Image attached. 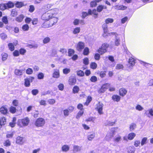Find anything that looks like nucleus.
<instances>
[{"instance_id":"1","label":"nucleus","mask_w":153,"mask_h":153,"mask_svg":"<svg viewBox=\"0 0 153 153\" xmlns=\"http://www.w3.org/2000/svg\"><path fill=\"white\" fill-rule=\"evenodd\" d=\"M56 13L55 9L49 10L42 15L41 16V19L43 21H48L52 20L53 21V19L56 18V21H58V18L54 16Z\"/></svg>"},{"instance_id":"2","label":"nucleus","mask_w":153,"mask_h":153,"mask_svg":"<svg viewBox=\"0 0 153 153\" xmlns=\"http://www.w3.org/2000/svg\"><path fill=\"white\" fill-rule=\"evenodd\" d=\"M30 119L28 117L19 119L17 122V124L20 128H22L27 126L30 122Z\"/></svg>"},{"instance_id":"3","label":"nucleus","mask_w":153,"mask_h":153,"mask_svg":"<svg viewBox=\"0 0 153 153\" xmlns=\"http://www.w3.org/2000/svg\"><path fill=\"white\" fill-rule=\"evenodd\" d=\"M44 22L41 25V27L43 28H48L51 27L53 25H55L57 22L56 21V18L53 19V21H44Z\"/></svg>"},{"instance_id":"4","label":"nucleus","mask_w":153,"mask_h":153,"mask_svg":"<svg viewBox=\"0 0 153 153\" xmlns=\"http://www.w3.org/2000/svg\"><path fill=\"white\" fill-rule=\"evenodd\" d=\"M45 123V120L43 118L39 117L37 118L34 122L35 125L37 127H42Z\"/></svg>"},{"instance_id":"5","label":"nucleus","mask_w":153,"mask_h":153,"mask_svg":"<svg viewBox=\"0 0 153 153\" xmlns=\"http://www.w3.org/2000/svg\"><path fill=\"white\" fill-rule=\"evenodd\" d=\"M33 76H29V77L26 78L24 79V85L26 87H29L30 85V82H32L34 79Z\"/></svg>"},{"instance_id":"6","label":"nucleus","mask_w":153,"mask_h":153,"mask_svg":"<svg viewBox=\"0 0 153 153\" xmlns=\"http://www.w3.org/2000/svg\"><path fill=\"white\" fill-rule=\"evenodd\" d=\"M85 47V43L82 41H80L77 44L76 48V50L80 52Z\"/></svg>"},{"instance_id":"7","label":"nucleus","mask_w":153,"mask_h":153,"mask_svg":"<svg viewBox=\"0 0 153 153\" xmlns=\"http://www.w3.org/2000/svg\"><path fill=\"white\" fill-rule=\"evenodd\" d=\"M74 108L73 106H69L67 109H64L63 111V114L65 117H67L69 115V113L73 112L74 110Z\"/></svg>"},{"instance_id":"8","label":"nucleus","mask_w":153,"mask_h":153,"mask_svg":"<svg viewBox=\"0 0 153 153\" xmlns=\"http://www.w3.org/2000/svg\"><path fill=\"white\" fill-rule=\"evenodd\" d=\"M108 45L107 44H103L101 47L99 48L98 51V53L100 54H102L107 51V48L108 47Z\"/></svg>"},{"instance_id":"9","label":"nucleus","mask_w":153,"mask_h":153,"mask_svg":"<svg viewBox=\"0 0 153 153\" xmlns=\"http://www.w3.org/2000/svg\"><path fill=\"white\" fill-rule=\"evenodd\" d=\"M92 14L96 15V10L95 9L93 10L92 11L90 9H89L88 13L86 12H82V18L84 19L88 15H91Z\"/></svg>"},{"instance_id":"10","label":"nucleus","mask_w":153,"mask_h":153,"mask_svg":"<svg viewBox=\"0 0 153 153\" xmlns=\"http://www.w3.org/2000/svg\"><path fill=\"white\" fill-rule=\"evenodd\" d=\"M103 106V104L100 102H99L97 105L96 109L97 111L100 114H102L103 113L102 111Z\"/></svg>"},{"instance_id":"11","label":"nucleus","mask_w":153,"mask_h":153,"mask_svg":"<svg viewBox=\"0 0 153 153\" xmlns=\"http://www.w3.org/2000/svg\"><path fill=\"white\" fill-rule=\"evenodd\" d=\"M112 34L113 35L115 36V44L117 46H118L120 44V39L118 37V35L116 33H111L109 34Z\"/></svg>"},{"instance_id":"12","label":"nucleus","mask_w":153,"mask_h":153,"mask_svg":"<svg viewBox=\"0 0 153 153\" xmlns=\"http://www.w3.org/2000/svg\"><path fill=\"white\" fill-rule=\"evenodd\" d=\"M0 112L2 114L6 115L8 113V110L6 106V105L2 106L0 108Z\"/></svg>"},{"instance_id":"13","label":"nucleus","mask_w":153,"mask_h":153,"mask_svg":"<svg viewBox=\"0 0 153 153\" xmlns=\"http://www.w3.org/2000/svg\"><path fill=\"white\" fill-rule=\"evenodd\" d=\"M110 84L108 83H106L104 84L98 91V92L100 93L104 92L110 86Z\"/></svg>"},{"instance_id":"14","label":"nucleus","mask_w":153,"mask_h":153,"mask_svg":"<svg viewBox=\"0 0 153 153\" xmlns=\"http://www.w3.org/2000/svg\"><path fill=\"white\" fill-rule=\"evenodd\" d=\"M110 84L108 83H106L104 84L98 91V92L100 93L104 92L110 86Z\"/></svg>"},{"instance_id":"15","label":"nucleus","mask_w":153,"mask_h":153,"mask_svg":"<svg viewBox=\"0 0 153 153\" xmlns=\"http://www.w3.org/2000/svg\"><path fill=\"white\" fill-rule=\"evenodd\" d=\"M24 138L20 136H18L16 139V143L19 145H22L24 143Z\"/></svg>"},{"instance_id":"16","label":"nucleus","mask_w":153,"mask_h":153,"mask_svg":"<svg viewBox=\"0 0 153 153\" xmlns=\"http://www.w3.org/2000/svg\"><path fill=\"white\" fill-rule=\"evenodd\" d=\"M76 80L75 77H70L68 81V84L71 85H74L76 83Z\"/></svg>"},{"instance_id":"17","label":"nucleus","mask_w":153,"mask_h":153,"mask_svg":"<svg viewBox=\"0 0 153 153\" xmlns=\"http://www.w3.org/2000/svg\"><path fill=\"white\" fill-rule=\"evenodd\" d=\"M60 76V72L59 69H56L54 70L52 77L54 78H58Z\"/></svg>"},{"instance_id":"18","label":"nucleus","mask_w":153,"mask_h":153,"mask_svg":"<svg viewBox=\"0 0 153 153\" xmlns=\"http://www.w3.org/2000/svg\"><path fill=\"white\" fill-rule=\"evenodd\" d=\"M6 120L5 117H0V128H1L3 126L5 125L6 123Z\"/></svg>"},{"instance_id":"19","label":"nucleus","mask_w":153,"mask_h":153,"mask_svg":"<svg viewBox=\"0 0 153 153\" xmlns=\"http://www.w3.org/2000/svg\"><path fill=\"white\" fill-rule=\"evenodd\" d=\"M120 94L122 96H124L127 93V91L124 88H121L119 90Z\"/></svg>"},{"instance_id":"20","label":"nucleus","mask_w":153,"mask_h":153,"mask_svg":"<svg viewBox=\"0 0 153 153\" xmlns=\"http://www.w3.org/2000/svg\"><path fill=\"white\" fill-rule=\"evenodd\" d=\"M128 62L129 64L130 65L129 66V67L130 68H131V66L134 65L135 63V59L131 57L129 59Z\"/></svg>"},{"instance_id":"21","label":"nucleus","mask_w":153,"mask_h":153,"mask_svg":"<svg viewBox=\"0 0 153 153\" xmlns=\"http://www.w3.org/2000/svg\"><path fill=\"white\" fill-rule=\"evenodd\" d=\"M112 99L114 101L118 102L120 99V97L117 95H114L112 97Z\"/></svg>"},{"instance_id":"22","label":"nucleus","mask_w":153,"mask_h":153,"mask_svg":"<svg viewBox=\"0 0 153 153\" xmlns=\"http://www.w3.org/2000/svg\"><path fill=\"white\" fill-rule=\"evenodd\" d=\"M114 8L116 10H124L127 8V7L122 5H117L114 7Z\"/></svg>"},{"instance_id":"23","label":"nucleus","mask_w":153,"mask_h":153,"mask_svg":"<svg viewBox=\"0 0 153 153\" xmlns=\"http://www.w3.org/2000/svg\"><path fill=\"white\" fill-rule=\"evenodd\" d=\"M79 91V88L77 85H75L72 89V92L74 94L78 93Z\"/></svg>"},{"instance_id":"24","label":"nucleus","mask_w":153,"mask_h":153,"mask_svg":"<svg viewBox=\"0 0 153 153\" xmlns=\"http://www.w3.org/2000/svg\"><path fill=\"white\" fill-rule=\"evenodd\" d=\"M92 100V98L90 96H88L86 102L84 103V105L88 106Z\"/></svg>"},{"instance_id":"25","label":"nucleus","mask_w":153,"mask_h":153,"mask_svg":"<svg viewBox=\"0 0 153 153\" xmlns=\"http://www.w3.org/2000/svg\"><path fill=\"white\" fill-rule=\"evenodd\" d=\"M89 49L87 47L84 48L82 52V54L84 56H87L89 53Z\"/></svg>"},{"instance_id":"26","label":"nucleus","mask_w":153,"mask_h":153,"mask_svg":"<svg viewBox=\"0 0 153 153\" xmlns=\"http://www.w3.org/2000/svg\"><path fill=\"white\" fill-rule=\"evenodd\" d=\"M24 18V16L22 14H21L16 18V20L18 22H21L23 20Z\"/></svg>"},{"instance_id":"27","label":"nucleus","mask_w":153,"mask_h":153,"mask_svg":"<svg viewBox=\"0 0 153 153\" xmlns=\"http://www.w3.org/2000/svg\"><path fill=\"white\" fill-rule=\"evenodd\" d=\"M17 109L16 107L11 106L9 108V111L10 113L14 114L16 112Z\"/></svg>"},{"instance_id":"28","label":"nucleus","mask_w":153,"mask_h":153,"mask_svg":"<svg viewBox=\"0 0 153 153\" xmlns=\"http://www.w3.org/2000/svg\"><path fill=\"white\" fill-rule=\"evenodd\" d=\"M69 149V147L68 146L66 145H63L62 147V150L63 152H67Z\"/></svg>"},{"instance_id":"29","label":"nucleus","mask_w":153,"mask_h":153,"mask_svg":"<svg viewBox=\"0 0 153 153\" xmlns=\"http://www.w3.org/2000/svg\"><path fill=\"white\" fill-rule=\"evenodd\" d=\"M135 136V133H130L128 135V138L129 140H131L134 139Z\"/></svg>"},{"instance_id":"30","label":"nucleus","mask_w":153,"mask_h":153,"mask_svg":"<svg viewBox=\"0 0 153 153\" xmlns=\"http://www.w3.org/2000/svg\"><path fill=\"white\" fill-rule=\"evenodd\" d=\"M84 113V110H79L76 116V118L77 119L79 118L83 115Z\"/></svg>"},{"instance_id":"31","label":"nucleus","mask_w":153,"mask_h":153,"mask_svg":"<svg viewBox=\"0 0 153 153\" xmlns=\"http://www.w3.org/2000/svg\"><path fill=\"white\" fill-rule=\"evenodd\" d=\"M9 49L11 51H13L15 49V46L13 43H10L8 44Z\"/></svg>"},{"instance_id":"32","label":"nucleus","mask_w":153,"mask_h":153,"mask_svg":"<svg viewBox=\"0 0 153 153\" xmlns=\"http://www.w3.org/2000/svg\"><path fill=\"white\" fill-rule=\"evenodd\" d=\"M1 56H2V60L3 61H5L7 60L8 57L7 54L5 53H2Z\"/></svg>"},{"instance_id":"33","label":"nucleus","mask_w":153,"mask_h":153,"mask_svg":"<svg viewBox=\"0 0 153 153\" xmlns=\"http://www.w3.org/2000/svg\"><path fill=\"white\" fill-rule=\"evenodd\" d=\"M3 145L5 147L9 146L11 145L9 139L7 140L3 143Z\"/></svg>"},{"instance_id":"34","label":"nucleus","mask_w":153,"mask_h":153,"mask_svg":"<svg viewBox=\"0 0 153 153\" xmlns=\"http://www.w3.org/2000/svg\"><path fill=\"white\" fill-rule=\"evenodd\" d=\"M122 140L121 137L120 135L116 136L114 139L113 140L114 142L118 143Z\"/></svg>"},{"instance_id":"35","label":"nucleus","mask_w":153,"mask_h":153,"mask_svg":"<svg viewBox=\"0 0 153 153\" xmlns=\"http://www.w3.org/2000/svg\"><path fill=\"white\" fill-rule=\"evenodd\" d=\"M50 41V38L49 37H46L44 38L43 40V43L44 44H46L49 43Z\"/></svg>"},{"instance_id":"36","label":"nucleus","mask_w":153,"mask_h":153,"mask_svg":"<svg viewBox=\"0 0 153 153\" xmlns=\"http://www.w3.org/2000/svg\"><path fill=\"white\" fill-rule=\"evenodd\" d=\"M75 53L74 50L72 49H69L68 50V56H71L74 55Z\"/></svg>"},{"instance_id":"37","label":"nucleus","mask_w":153,"mask_h":153,"mask_svg":"<svg viewBox=\"0 0 153 153\" xmlns=\"http://www.w3.org/2000/svg\"><path fill=\"white\" fill-rule=\"evenodd\" d=\"M113 134L111 133H108L105 137V139L106 140H109L113 137Z\"/></svg>"},{"instance_id":"38","label":"nucleus","mask_w":153,"mask_h":153,"mask_svg":"<svg viewBox=\"0 0 153 153\" xmlns=\"http://www.w3.org/2000/svg\"><path fill=\"white\" fill-rule=\"evenodd\" d=\"M6 4L1 3L0 4V9L2 11L4 10L7 9Z\"/></svg>"},{"instance_id":"39","label":"nucleus","mask_w":153,"mask_h":153,"mask_svg":"<svg viewBox=\"0 0 153 153\" xmlns=\"http://www.w3.org/2000/svg\"><path fill=\"white\" fill-rule=\"evenodd\" d=\"M6 4L7 5V9L12 8L14 6V4L10 1Z\"/></svg>"},{"instance_id":"40","label":"nucleus","mask_w":153,"mask_h":153,"mask_svg":"<svg viewBox=\"0 0 153 153\" xmlns=\"http://www.w3.org/2000/svg\"><path fill=\"white\" fill-rule=\"evenodd\" d=\"M77 74L79 76L82 77L84 76L85 73L83 71L78 70L77 71Z\"/></svg>"},{"instance_id":"41","label":"nucleus","mask_w":153,"mask_h":153,"mask_svg":"<svg viewBox=\"0 0 153 153\" xmlns=\"http://www.w3.org/2000/svg\"><path fill=\"white\" fill-rule=\"evenodd\" d=\"M22 28L23 31H27L29 30V27L28 25L25 24L22 26Z\"/></svg>"},{"instance_id":"42","label":"nucleus","mask_w":153,"mask_h":153,"mask_svg":"<svg viewBox=\"0 0 153 153\" xmlns=\"http://www.w3.org/2000/svg\"><path fill=\"white\" fill-rule=\"evenodd\" d=\"M16 7L20 8L24 6V3L22 2H18L15 4Z\"/></svg>"},{"instance_id":"43","label":"nucleus","mask_w":153,"mask_h":153,"mask_svg":"<svg viewBox=\"0 0 153 153\" xmlns=\"http://www.w3.org/2000/svg\"><path fill=\"white\" fill-rule=\"evenodd\" d=\"M15 74L17 76H20L22 75V71L19 69H15L14 71Z\"/></svg>"},{"instance_id":"44","label":"nucleus","mask_w":153,"mask_h":153,"mask_svg":"<svg viewBox=\"0 0 153 153\" xmlns=\"http://www.w3.org/2000/svg\"><path fill=\"white\" fill-rule=\"evenodd\" d=\"M80 30V27H77L74 28L73 31V33L74 34H76L79 33Z\"/></svg>"},{"instance_id":"45","label":"nucleus","mask_w":153,"mask_h":153,"mask_svg":"<svg viewBox=\"0 0 153 153\" xmlns=\"http://www.w3.org/2000/svg\"><path fill=\"white\" fill-rule=\"evenodd\" d=\"M104 33H107L108 31V26L106 24H104L102 26Z\"/></svg>"},{"instance_id":"46","label":"nucleus","mask_w":153,"mask_h":153,"mask_svg":"<svg viewBox=\"0 0 153 153\" xmlns=\"http://www.w3.org/2000/svg\"><path fill=\"white\" fill-rule=\"evenodd\" d=\"M2 20L3 23L5 24H7L8 23V21L7 16H3L2 19Z\"/></svg>"},{"instance_id":"47","label":"nucleus","mask_w":153,"mask_h":153,"mask_svg":"<svg viewBox=\"0 0 153 153\" xmlns=\"http://www.w3.org/2000/svg\"><path fill=\"white\" fill-rule=\"evenodd\" d=\"M28 47L30 48H36L38 47V45L37 44H35L33 45L32 44H28L27 45Z\"/></svg>"},{"instance_id":"48","label":"nucleus","mask_w":153,"mask_h":153,"mask_svg":"<svg viewBox=\"0 0 153 153\" xmlns=\"http://www.w3.org/2000/svg\"><path fill=\"white\" fill-rule=\"evenodd\" d=\"M44 77V75L43 73H39L37 75V78L38 79H43Z\"/></svg>"},{"instance_id":"49","label":"nucleus","mask_w":153,"mask_h":153,"mask_svg":"<svg viewBox=\"0 0 153 153\" xmlns=\"http://www.w3.org/2000/svg\"><path fill=\"white\" fill-rule=\"evenodd\" d=\"M147 140V138L146 137H144L142 139L141 143V144L142 146H143L146 143Z\"/></svg>"},{"instance_id":"50","label":"nucleus","mask_w":153,"mask_h":153,"mask_svg":"<svg viewBox=\"0 0 153 153\" xmlns=\"http://www.w3.org/2000/svg\"><path fill=\"white\" fill-rule=\"evenodd\" d=\"M115 123V122H111L108 121L106 122L105 125L106 126H113Z\"/></svg>"},{"instance_id":"51","label":"nucleus","mask_w":153,"mask_h":153,"mask_svg":"<svg viewBox=\"0 0 153 153\" xmlns=\"http://www.w3.org/2000/svg\"><path fill=\"white\" fill-rule=\"evenodd\" d=\"M19 51L20 54L22 55H24L26 52V50L23 48H21Z\"/></svg>"},{"instance_id":"52","label":"nucleus","mask_w":153,"mask_h":153,"mask_svg":"<svg viewBox=\"0 0 153 153\" xmlns=\"http://www.w3.org/2000/svg\"><path fill=\"white\" fill-rule=\"evenodd\" d=\"M135 149L134 147H129L128 148V153H134Z\"/></svg>"},{"instance_id":"53","label":"nucleus","mask_w":153,"mask_h":153,"mask_svg":"<svg viewBox=\"0 0 153 153\" xmlns=\"http://www.w3.org/2000/svg\"><path fill=\"white\" fill-rule=\"evenodd\" d=\"M38 22V19L37 18H34L32 20V24L33 25H37Z\"/></svg>"},{"instance_id":"54","label":"nucleus","mask_w":153,"mask_h":153,"mask_svg":"<svg viewBox=\"0 0 153 153\" xmlns=\"http://www.w3.org/2000/svg\"><path fill=\"white\" fill-rule=\"evenodd\" d=\"M70 72V69L69 68H65L63 69V72L64 74H67Z\"/></svg>"},{"instance_id":"55","label":"nucleus","mask_w":153,"mask_h":153,"mask_svg":"<svg viewBox=\"0 0 153 153\" xmlns=\"http://www.w3.org/2000/svg\"><path fill=\"white\" fill-rule=\"evenodd\" d=\"M33 73V71L31 68H29L26 70V73L27 74L30 75Z\"/></svg>"},{"instance_id":"56","label":"nucleus","mask_w":153,"mask_h":153,"mask_svg":"<svg viewBox=\"0 0 153 153\" xmlns=\"http://www.w3.org/2000/svg\"><path fill=\"white\" fill-rule=\"evenodd\" d=\"M136 127V125L135 124L133 123L131 124L130 126V131H132Z\"/></svg>"},{"instance_id":"57","label":"nucleus","mask_w":153,"mask_h":153,"mask_svg":"<svg viewBox=\"0 0 153 153\" xmlns=\"http://www.w3.org/2000/svg\"><path fill=\"white\" fill-rule=\"evenodd\" d=\"M77 108L79 110H84L83 105L81 103H79L77 106Z\"/></svg>"},{"instance_id":"58","label":"nucleus","mask_w":153,"mask_h":153,"mask_svg":"<svg viewBox=\"0 0 153 153\" xmlns=\"http://www.w3.org/2000/svg\"><path fill=\"white\" fill-rule=\"evenodd\" d=\"M32 94L34 96L36 95L39 93V91L37 89H34L32 90Z\"/></svg>"},{"instance_id":"59","label":"nucleus","mask_w":153,"mask_h":153,"mask_svg":"<svg viewBox=\"0 0 153 153\" xmlns=\"http://www.w3.org/2000/svg\"><path fill=\"white\" fill-rule=\"evenodd\" d=\"M19 52L17 50H15L13 52V55L14 56H18L19 55Z\"/></svg>"},{"instance_id":"60","label":"nucleus","mask_w":153,"mask_h":153,"mask_svg":"<svg viewBox=\"0 0 153 153\" xmlns=\"http://www.w3.org/2000/svg\"><path fill=\"white\" fill-rule=\"evenodd\" d=\"M48 103L50 105H53L56 102V100L53 99H50L48 100Z\"/></svg>"},{"instance_id":"61","label":"nucleus","mask_w":153,"mask_h":153,"mask_svg":"<svg viewBox=\"0 0 153 153\" xmlns=\"http://www.w3.org/2000/svg\"><path fill=\"white\" fill-rule=\"evenodd\" d=\"M0 37L3 40H4L7 38V35L4 33H2L0 34Z\"/></svg>"},{"instance_id":"62","label":"nucleus","mask_w":153,"mask_h":153,"mask_svg":"<svg viewBox=\"0 0 153 153\" xmlns=\"http://www.w3.org/2000/svg\"><path fill=\"white\" fill-rule=\"evenodd\" d=\"M35 10V7L33 5H30L29 6V11L30 13H32Z\"/></svg>"},{"instance_id":"63","label":"nucleus","mask_w":153,"mask_h":153,"mask_svg":"<svg viewBox=\"0 0 153 153\" xmlns=\"http://www.w3.org/2000/svg\"><path fill=\"white\" fill-rule=\"evenodd\" d=\"M83 63L85 65H87L89 64L88 59L85 57L83 59Z\"/></svg>"},{"instance_id":"64","label":"nucleus","mask_w":153,"mask_h":153,"mask_svg":"<svg viewBox=\"0 0 153 153\" xmlns=\"http://www.w3.org/2000/svg\"><path fill=\"white\" fill-rule=\"evenodd\" d=\"M103 9L104 7H103V6L102 5H100L97 7V11L98 12H100Z\"/></svg>"}]
</instances>
